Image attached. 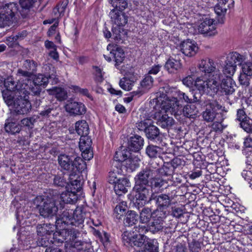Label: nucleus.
Listing matches in <instances>:
<instances>
[{"label":"nucleus","mask_w":252,"mask_h":252,"mask_svg":"<svg viewBox=\"0 0 252 252\" xmlns=\"http://www.w3.org/2000/svg\"><path fill=\"white\" fill-rule=\"evenodd\" d=\"M73 213V209H65L59 218L56 216V228L63 227L65 225H72Z\"/></svg>","instance_id":"aec40b11"},{"label":"nucleus","mask_w":252,"mask_h":252,"mask_svg":"<svg viewBox=\"0 0 252 252\" xmlns=\"http://www.w3.org/2000/svg\"><path fill=\"white\" fill-rule=\"evenodd\" d=\"M154 210L152 220L148 225V230L153 234L162 230L164 227V220L167 216V212L158 211Z\"/></svg>","instance_id":"9d476101"},{"label":"nucleus","mask_w":252,"mask_h":252,"mask_svg":"<svg viewBox=\"0 0 252 252\" xmlns=\"http://www.w3.org/2000/svg\"><path fill=\"white\" fill-rule=\"evenodd\" d=\"M109 16L112 26L124 27L127 23L128 17L121 10L113 9L109 13Z\"/></svg>","instance_id":"a211bd4d"},{"label":"nucleus","mask_w":252,"mask_h":252,"mask_svg":"<svg viewBox=\"0 0 252 252\" xmlns=\"http://www.w3.org/2000/svg\"><path fill=\"white\" fill-rule=\"evenodd\" d=\"M113 184L114 191L116 194L119 196L126 193L127 188L130 186L129 180L125 176H124Z\"/></svg>","instance_id":"bb28decb"},{"label":"nucleus","mask_w":252,"mask_h":252,"mask_svg":"<svg viewBox=\"0 0 252 252\" xmlns=\"http://www.w3.org/2000/svg\"><path fill=\"white\" fill-rule=\"evenodd\" d=\"M166 109L169 110L175 114L178 111L181 112L183 108L182 104L181 103L177 97H173L172 100H169L167 102Z\"/></svg>","instance_id":"79ce46f5"},{"label":"nucleus","mask_w":252,"mask_h":252,"mask_svg":"<svg viewBox=\"0 0 252 252\" xmlns=\"http://www.w3.org/2000/svg\"><path fill=\"white\" fill-rule=\"evenodd\" d=\"M222 106L216 100H207L205 104V110L202 113V117L207 122L214 121H223L225 117L223 114L219 112Z\"/></svg>","instance_id":"20e7f679"},{"label":"nucleus","mask_w":252,"mask_h":252,"mask_svg":"<svg viewBox=\"0 0 252 252\" xmlns=\"http://www.w3.org/2000/svg\"><path fill=\"white\" fill-rule=\"evenodd\" d=\"M143 252H158V243L157 240L150 239L147 237L143 245Z\"/></svg>","instance_id":"de8ad7c7"},{"label":"nucleus","mask_w":252,"mask_h":252,"mask_svg":"<svg viewBox=\"0 0 252 252\" xmlns=\"http://www.w3.org/2000/svg\"><path fill=\"white\" fill-rule=\"evenodd\" d=\"M53 185L57 187L65 188L67 187V181L64 177V174H58L54 176Z\"/></svg>","instance_id":"5fc2aeb1"},{"label":"nucleus","mask_w":252,"mask_h":252,"mask_svg":"<svg viewBox=\"0 0 252 252\" xmlns=\"http://www.w3.org/2000/svg\"><path fill=\"white\" fill-rule=\"evenodd\" d=\"M195 84L201 94V96L205 93L211 96L214 95L220 90L219 84L212 82L208 79L206 81H203L197 78Z\"/></svg>","instance_id":"9b49d317"},{"label":"nucleus","mask_w":252,"mask_h":252,"mask_svg":"<svg viewBox=\"0 0 252 252\" xmlns=\"http://www.w3.org/2000/svg\"><path fill=\"white\" fill-rule=\"evenodd\" d=\"M109 3L117 10L124 11L128 7V0H109Z\"/></svg>","instance_id":"6e6d98bb"},{"label":"nucleus","mask_w":252,"mask_h":252,"mask_svg":"<svg viewBox=\"0 0 252 252\" xmlns=\"http://www.w3.org/2000/svg\"><path fill=\"white\" fill-rule=\"evenodd\" d=\"M174 170L175 169L169 162L164 163L161 168L156 170L157 171H158L160 174L159 175L157 176L163 177L164 179H166V177H169V178H167L169 179V182L171 180L170 178L172 176Z\"/></svg>","instance_id":"58836bf2"},{"label":"nucleus","mask_w":252,"mask_h":252,"mask_svg":"<svg viewBox=\"0 0 252 252\" xmlns=\"http://www.w3.org/2000/svg\"><path fill=\"white\" fill-rule=\"evenodd\" d=\"M16 102L12 106L13 112L16 115H25L28 114L32 110V105L26 95H18Z\"/></svg>","instance_id":"f8f14e48"},{"label":"nucleus","mask_w":252,"mask_h":252,"mask_svg":"<svg viewBox=\"0 0 252 252\" xmlns=\"http://www.w3.org/2000/svg\"><path fill=\"white\" fill-rule=\"evenodd\" d=\"M144 143V138L135 134L127 139L126 147L130 152L138 153L143 148Z\"/></svg>","instance_id":"412c9836"},{"label":"nucleus","mask_w":252,"mask_h":252,"mask_svg":"<svg viewBox=\"0 0 252 252\" xmlns=\"http://www.w3.org/2000/svg\"><path fill=\"white\" fill-rule=\"evenodd\" d=\"M70 173L66 189L72 190L74 192H79L82 189L83 181L79 175Z\"/></svg>","instance_id":"b1692460"},{"label":"nucleus","mask_w":252,"mask_h":252,"mask_svg":"<svg viewBox=\"0 0 252 252\" xmlns=\"http://www.w3.org/2000/svg\"><path fill=\"white\" fill-rule=\"evenodd\" d=\"M92 140L88 135H81L79 143L80 150H86L87 149L92 148Z\"/></svg>","instance_id":"603ef678"},{"label":"nucleus","mask_w":252,"mask_h":252,"mask_svg":"<svg viewBox=\"0 0 252 252\" xmlns=\"http://www.w3.org/2000/svg\"><path fill=\"white\" fill-rule=\"evenodd\" d=\"M58 114L57 108L53 104L50 102L48 104H45L41 106L37 118L52 119L56 117Z\"/></svg>","instance_id":"4be33fe9"},{"label":"nucleus","mask_w":252,"mask_h":252,"mask_svg":"<svg viewBox=\"0 0 252 252\" xmlns=\"http://www.w3.org/2000/svg\"><path fill=\"white\" fill-rule=\"evenodd\" d=\"M225 75L222 74L219 69H217L209 75V77L207 79L210 80L212 82L216 84H219L220 85L221 83V80L224 78Z\"/></svg>","instance_id":"4d7b16f0"},{"label":"nucleus","mask_w":252,"mask_h":252,"mask_svg":"<svg viewBox=\"0 0 252 252\" xmlns=\"http://www.w3.org/2000/svg\"><path fill=\"white\" fill-rule=\"evenodd\" d=\"M163 148L153 144H149L146 148V154L151 158L159 157L162 153Z\"/></svg>","instance_id":"a18cd8bd"},{"label":"nucleus","mask_w":252,"mask_h":252,"mask_svg":"<svg viewBox=\"0 0 252 252\" xmlns=\"http://www.w3.org/2000/svg\"><path fill=\"white\" fill-rule=\"evenodd\" d=\"M213 19L205 18L198 26L200 33L206 36H214L217 33L216 24Z\"/></svg>","instance_id":"f3484780"},{"label":"nucleus","mask_w":252,"mask_h":252,"mask_svg":"<svg viewBox=\"0 0 252 252\" xmlns=\"http://www.w3.org/2000/svg\"><path fill=\"white\" fill-rule=\"evenodd\" d=\"M117 165L116 161H113L112 163V169L109 172L108 182L110 184H114L125 176L122 174V169Z\"/></svg>","instance_id":"c756f323"},{"label":"nucleus","mask_w":252,"mask_h":252,"mask_svg":"<svg viewBox=\"0 0 252 252\" xmlns=\"http://www.w3.org/2000/svg\"><path fill=\"white\" fill-rule=\"evenodd\" d=\"M154 215V211H152L151 208L149 207L143 208L139 215L140 222L141 223L149 222Z\"/></svg>","instance_id":"c03bdc74"},{"label":"nucleus","mask_w":252,"mask_h":252,"mask_svg":"<svg viewBox=\"0 0 252 252\" xmlns=\"http://www.w3.org/2000/svg\"><path fill=\"white\" fill-rule=\"evenodd\" d=\"M36 121V119L33 117L25 118L21 121V124L28 128L32 129L33 127L34 123Z\"/></svg>","instance_id":"338daca9"},{"label":"nucleus","mask_w":252,"mask_h":252,"mask_svg":"<svg viewBox=\"0 0 252 252\" xmlns=\"http://www.w3.org/2000/svg\"><path fill=\"white\" fill-rule=\"evenodd\" d=\"M18 11L17 4L14 2L4 4L0 1V28L9 26Z\"/></svg>","instance_id":"39448f33"},{"label":"nucleus","mask_w":252,"mask_h":252,"mask_svg":"<svg viewBox=\"0 0 252 252\" xmlns=\"http://www.w3.org/2000/svg\"><path fill=\"white\" fill-rule=\"evenodd\" d=\"M236 84L232 78L228 75L224 76L220 85V90L225 95L232 94L235 91Z\"/></svg>","instance_id":"393cba45"},{"label":"nucleus","mask_w":252,"mask_h":252,"mask_svg":"<svg viewBox=\"0 0 252 252\" xmlns=\"http://www.w3.org/2000/svg\"><path fill=\"white\" fill-rule=\"evenodd\" d=\"M141 201L137 202L133 206H134L137 209L142 208L146 204L151 203L154 201L157 206V209L156 210H158V211L167 212L166 210L168 209L172 205L174 204V201H173V198L172 196H170L169 194L161 193L159 194H156V193L152 192L151 194H149V196H148L147 200L143 202L141 205Z\"/></svg>","instance_id":"7ed1b4c3"},{"label":"nucleus","mask_w":252,"mask_h":252,"mask_svg":"<svg viewBox=\"0 0 252 252\" xmlns=\"http://www.w3.org/2000/svg\"><path fill=\"white\" fill-rule=\"evenodd\" d=\"M4 86L6 88L5 90L14 92L20 91L12 77H7L6 80H4Z\"/></svg>","instance_id":"052dcab7"},{"label":"nucleus","mask_w":252,"mask_h":252,"mask_svg":"<svg viewBox=\"0 0 252 252\" xmlns=\"http://www.w3.org/2000/svg\"><path fill=\"white\" fill-rule=\"evenodd\" d=\"M127 203L126 201H121L115 207L114 212L116 214V218L121 219V216L126 215V213Z\"/></svg>","instance_id":"864d4df0"},{"label":"nucleus","mask_w":252,"mask_h":252,"mask_svg":"<svg viewBox=\"0 0 252 252\" xmlns=\"http://www.w3.org/2000/svg\"><path fill=\"white\" fill-rule=\"evenodd\" d=\"M4 129L7 133L14 135L20 132L21 126L15 122H10L7 119L4 124Z\"/></svg>","instance_id":"49530a36"},{"label":"nucleus","mask_w":252,"mask_h":252,"mask_svg":"<svg viewBox=\"0 0 252 252\" xmlns=\"http://www.w3.org/2000/svg\"><path fill=\"white\" fill-rule=\"evenodd\" d=\"M139 215L134 211L128 210L124 219V224L125 227H131L138 222Z\"/></svg>","instance_id":"72a5a7b5"},{"label":"nucleus","mask_w":252,"mask_h":252,"mask_svg":"<svg viewBox=\"0 0 252 252\" xmlns=\"http://www.w3.org/2000/svg\"><path fill=\"white\" fill-rule=\"evenodd\" d=\"M112 32L106 27L103 30L104 36L106 38L112 37L117 43H123L127 35V31L124 27L112 26Z\"/></svg>","instance_id":"4468645a"},{"label":"nucleus","mask_w":252,"mask_h":252,"mask_svg":"<svg viewBox=\"0 0 252 252\" xmlns=\"http://www.w3.org/2000/svg\"><path fill=\"white\" fill-rule=\"evenodd\" d=\"M244 56L237 52L230 53L226 57L225 64L223 67V72L230 76L235 72L237 65H241L244 60Z\"/></svg>","instance_id":"0eeeda50"},{"label":"nucleus","mask_w":252,"mask_h":252,"mask_svg":"<svg viewBox=\"0 0 252 252\" xmlns=\"http://www.w3.org/2000/svg\"><path fill=\"white\" fill-rule=\"evenodd\" d=\"M242 65L241 73L246 74L247 76H252V63L246 62L240 65Z\"/></svg>","instance_id":"e2e57ef3"},{"label":"nucleus","mask_w":252,"mask_h":252,"mask_svg":"<svg viewBox=\"0 0 252 252\" xmlns=\"http://www.w3.org/2000/svg\"><path fill=\"white\" fill-rule=\"evenodd\" d=\"M185 213L183 207L178 204L176 201L169 207L167 211V215H169L175 218L179 219L182 217Z\"/></svg>","instance_id":"4c0bfd02"},{"label":"nucleus","mask_w":252,"mask_h":252,"mask_svg":"<svg viewBox=\"0 0 252 252\" xmlns=\"http://www.w3.org/2000/svg\"><path fill=\"white\" fill-rule=\"evenodd\" d=\"M58 202L52 197L39 195L32 200L35 209L44 219H51L57 216L59 210Z\"/></svg>","instance_id":"f03ea898"},{"label":"nucleus","mask_w":252,"mask_h":252,"mask_svg":"<svg viewBox=\"0 0 252 252\" xmlns=\"http://www.w3.org/2000/svg\"><path fill=\"white\" fill-rule=\"evenodd\" d=\"M69 245V250L71 252H82L90 247L91 244L85 241H76L72 242Z\"/></svg>","instance_id":"e433bc0d"},{"label":"nucleus","mask_w":252,"mask_h":252,"mask_svg":"<svg viewBox=\"0 0 252 252\" xmlns=\"http://www.w3.org/2000/svg\"><path fill=\"white\" fill-rule=\"evenodd\" d=\"M147 238V237L144 234L131 231H125L122 234V239L124 245L132 247H143Z\"/></svg>","instance_id":"6e6552de"},{"label":"nucleus","mask_w":252,"mask_h":252,"mask_svg":"<svg viewBox=\"0 0 252 252\" xmlns=\"http://www.w3.org/2000/svg\"><path fill=\"white\" fill-rule=\"evenodd\" d=\"M122 165L133 171L139 166V163L137 159L132 158L130 155V157H128Z\"/></svg>","instance_id":"13d9d810"},{"label":"nucleus","mask_w":252,"mask_h":252,"mask_svg":"<svg viewBox=\"0 0 252 252\" xmlns=\"http://www.w3.org/2000/svg\"><path fill=\"white\" fill-rule=\"evenodd\" d=\"M50 94L55 96V97L59 101L65 100L67 97V92L62 88L54 87L52 89L48 90Z\"/></svg>","instance_id":"37998d69"},{"label":"nucleus","mask_w":252,"mask_h":252,"mask_svg":"<svg viewBox=\"0 0 252 252\" xmlns=\"http://www.w3.org/2000/svg\"><path fill=\"white\" fill-rule=\"evenodd\" d=\"M64 108L69 116L73 117L84 115L87 112V108L84 103L72 99L67 101Z\"/></svg>","instance_id":"ddd939ff"},{"label":"nucleus","mask_w":252,"mask_h":252,"mask_svg":"<svg viewBox=\"0 0 252 252\" xmlns=\"http://www.w3.org/2000/svg\"><path fill=\"white\" fill-rule=\"evenodd\" d=\"M72 226L82 227L84 220L86 217L87 212L84 208L78 207L73 210Z\"/></svg>","instance_id":"cd10ccee"},{"label":"nucleus","mask_w":252,"mask_h":252,"mask_svg":"<svg viewBox=\"0 0 252 252\" xmlns=\"http://www.w3.org/2000/svg\"><path fill=\"white\" fill-rule=\"evenodd\" d=\"M22 67L34 74L36 71L37 63L32 60H26L24 61Z\"/></svg>","instance_id":"680f3d73"},{"label":"nucleus","mask_w":252,"mask_h":252,"mask_svg":"<svg viewBox=\"0 0 252 252\" xmlns=\"http://www.w3.org/2000/svg\"><path fill=\"white\" fill-rule=\"evenodd\" d=\"M55 78H56V76L53 74H38L37 75H34L33 77H32V83L33 84H37L45 88L52 80H53L52 81V83L53 84Z\"/></svg>","instance_id":"2f4dec72"},{"label":"nucleus","mask_w":252,"mask_h":252,"mask_svg":"<svg viewBox=\"0 0 252 252\" xmlns=\"http://www.w3.org/2000/svg\"><path fill=\"white\" fill-rule=\"evenodd\" d=\"M182 111L185 116L189 118H195L197 115L198 111L196 107L191 104H186L183 106Z\"/></svg>","instance_id":"3c124183"},{"label":"nucleus","mask_w":252,"mask_h":252,"mask_svg":"<svg viewBox=\"0 0 252 252\" xmlns=\"http://www.w3.org/2000/svg\"><path fill=\"white\" fill-rule=\"evenodd\" d=\"M59 231H56L53 233V239L58 243H63L66 240L68 242V229L64 228V226Z\"/></svg>","instance_id":"09e8293b"},{"label":"nucleus","mask_w":252,"mask_h":252,"mask_svg":"<svg viewBox=\"0 0 252 252\" xmlns=\"http://www.w3.org/2000/svg\"><path fill=\"white\" fill-rule=\"evenodd\" d=\"M56 224L51 223H38L35 225L36 232L38 236L51 235L54 233Z\"/></svg>","instance_id":"c85d7f7f"},{"label":"nucleus","mask_w":252,"mask_h":252,"mask_svg":"<svg viewBox=\"0 0 252 252\" xmlns=\"http://www.w3.org/2000/svg\"><path fill=\"white\" fill-rule=\"evenodd\" d=\"M157 170L151 167H146L143 168L134 178L135 186L133 191L135 194L130 195L129 199L134 205L137 202H143L147 200L148 196L150 193V187L152 189H163L169 187V179L158 177L155 175Z\"/></svg>","instance_id":"f257e3e1"},{"label":"nucleus","mask_w":252,"mask_h":252,"mask_svg":"<svg viewBox=\"0 0 252 252\" xmlns=\"http://www.w3.org/2000/svg\"><path fill=\"white\" fill-rule=\"evenodd\" d=\"M153 78L150 75L147 74L141 82L140 85L142 88H150L153 86Z\"/></svg>","instance_id":"0e129e2a"},{"label":"nucleus","mask_w":252,"mask_h":252,"mask_svg":"<svg viewBox=\"0 0 252 252\" xmlns=\"http://www.w3.org/2000/svg\"><path fill=\"white\" fill-rule=\"evenodd\" d=\"M107 49L110 51V54L114 59L115 67L117 68H119V65L124 63L126 58L124 50L117 45H113L110 44H108Z\"/></svg>","instance_id":"dca6fc26"},{"label":"nucleus","mask_w":252,"mask_h":252,"mask_svg":"<svg viewBox=\"0 0 252 252\" xmlns=\"http://www.w3.org/2000/svg\"><path fill=\"white\" fill-rule=\"evenodd\" d=\"M130 155L131 153L127 147L121 146L118 150L116 151L113 161H116L117 163V165L121 167L126 159L130 157Z\"/></svg>","instance_id":"7c9ffc66"},{"label":"nucleus","mask_w":252,"mask_h":252,"mask_svg":"<svg viewBox=\"0 0 252 252\" xmlns=\"http://www.w3.org/2000/svg\"><path fill=\"white\" fill-rule=\"evenodd\" d=\"M242 176L249 183L252 182V167H247V169H244L242 172Z\"/></svg>","instance_id":"774afa93"},{"label":"nucleus","mask_w":252,"mask_h":252,"mask_svg":"<svg viewBox=\"0 0 252 252\" xmlns=\"http://www.w3.org/2000/svg\"><path fill=\"white\" fill-rule=\"evenodd\" d=\"M72 165L70 173H73V174H74V175H78L77 173H82L87 168L86 162L82 158L79 157L73 158Z\"/></svg>","instance_id":"f704fd0d"},{"label":"nucleus","mask_w":252,"mask_h":252,"mask_svg":"<svg viewBox=\"0 0 252 252\" xmlns=\"http://www.w3.org/2000/svg\"><path fill=\"white\" fill-rule=\"evenodd\" d=\"M75 130L79 135H88L89 126L86 121L81 120L75 123Z\"/></svg>","instance_id":"a19ab883"},{"label":"nucleus","mask_w":252,"mask_h":252,"mask_svg":"<svg viewBox=\"0 0 252 252\" xmlns=\"http://www.w3.org/2000/svg\"><path fill=\"white\" fill-rule=\"evenodd\" d=\"M135 81L134 77H124L120 80L119 85L123 90L129 91L132 89Z\"/></svg>","instance_id":"8fccbe9b"},{"label":"nucleus","mask_w":252,"mask_h":252,"mask_svg":"<svg viewBox=\"0 0 252 252\" xmlns=\"http://www.w3.org/2000/svg\"><path fill=\"white\" fill-rule=\"evenodd\" d=\"M177 99L182 104V106L186 104L198 103L200 104L201 101V94L198 91L197 87L187 92L179 91L178 93Z\"/></svg>","instance_id":"1a4fd4ad"},{"label":"nucleus","mask_w":252,"mask_h":252,"mask_svg":"<svg viewBox=\"0 0 252 252\" xmlns=\"http://www.w3.org/2000/svg\"><path fill=\"white\" fill-rule=\"evenodd\" d=\"M137 128L144 131L145 136L150 141H159L161 138V132L158 127L154 125L150 120H144L136 123Z\"/></svg>","instance_id":"423d86ee"},{"label":"nucleus","mask_w":252,"mask_h":252,"mask_svg":"<svg viewBox=\"0 0 252 252\" xmlns=\"http://www.w3.org/2000/svg\"><path fill=\"white\" fill-rule=\"evenodd\" d=\"M199 67L200 71L206 74H210L217 69L215 63L211 59L201 61Z\"/></svg>","instance_id":"c9c22d12"},{"label":"nucleus","mask_w":252,"mask_h":252,"mask_svg":"<svg viewBox=\"0 0 252 252\" xmlns=\"http://www.w3.org/2000/svg\"><path fill=\"white\" fill-rule=\"evenodd\" d=\"M174 57H170L164 64L165 69L169 73H175L182 67V64L179 56L181 54L174 55Z\"/></svg>","instance_id":"5701e85b"},{"label":"nucleus","mask_w":252,"mask_h":252,"mask_svg":"<svg viewBox=\"0 0 252 252\" xmlns=\"http://www.w3.org/2000/svg\"><path fill=\"white\" fill-rule=\"evenodd\" d=\"M68 4V0H62L60 1L53 9L54 14L57 15V13H59L60 16L63 15Z\"/></svg>","instance_id":"bf43d9fd"},{"label":"nucleus","mask_w":252,"mask_h":252,"mask_svg":"<svg viewBox=\"0 0 252 252\" xmlns=\"http://www.w3.org/2000/svg\"><path fill=\"white\" fill-rule=\"evenodd\" d=\"M180 47L182 53L189 57L195 56L198 50L196 42L189 39L182 41L180 44Z\"/></svg>","instance_id":"6ab92c4d"},{"label":"nucleus","mask_w":252,"mask_h":252,"mask_svg":"<svg viewBox=\"0 0 252 252\" xmlns=\"http://www.w3.org/2000/svg\"><path fill=\"white\" fill-rule=\"evenodd\" d=\"M25 92H27V91L25 90H20V91L16 92L8 91V90H3L1 91L4 102L8 106H11L12 107L15 104L18 95H21L22 94H26Z\"/></svg>","instance_id":"a878e982"},{"label":"nucleus","mask_w":252,"mask_h":252,"mask_svg":"<svg viewBox=\"0 0 252 252\" xmlns=\"http://www.w3.org/2000/svg\"><path fill=\"white\" fill-rule=\"evenodd\" d=\"M157 123L162 128L168 129L174 125V120L167 114H164L158 117Z\"/></svg>","instance_id":"ea45409f"},{"label":"nucleus","mask_w":252,"mask_h":252,"mask_svg":"<svg viewBox=\"0 0 252 252\" xmlns=\"http://www.w3.org/2000/svg\"><path fill=\"white\" fill-rule=\"evenodd\" d=\"M73 158V156L61 154L58 156V163L62 169L71 172V169H72Z\"/></svg>","instance_id":"473e14b6"},{"label":"nucleus","mask_w":252,"mask_h":252,"mask_svg":"<svg viewBox=\"0 0 252 252\" xmlns=\"http://www.w3.org/2000/svg\"><path fill=\"white\" fill-rule=\"evenodd\" d=\"M240 126L245 131L250 133L252 127V120L249 117L240 122Z\"/></svg>","instance_id":"69168bd1"},{"label":"nucleus","mask_w":252,"mask_h":252,"mask_svg":"<svg viewBox=\"0 0 252 252\" xmlns=\"http://www.w3.org/2000/svg\"><path fill=\"white\" fill-rule=\"evenodd\" d=\"M234 3L233 0H218V3L214 7V10L217 15L219 23H224L226 11L228 8L233 7Z\"/></svg>","instance_id":"2eb2a0df"}]
</instances>
